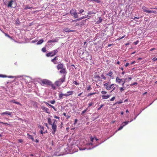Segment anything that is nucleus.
Returning <instances> with one entry per match:
<instances>
[{
    "instance_id": "obj_1",
    "label": "nucleus",
    "mask_w": 157,
    "mask_h": 157,
    "mask_svg": "<svg viewBox=\"0 0 157 157\" xmlns=\"http://www.w3.org/2000/svg\"><path fill=\"white\" fill-rule=\"evenodd\" d=\"M103 83H104L103 86L105 87L106 90H109L111 89H113L112 91H111L112 92L115 89V85L114 84H112L110 85H109L110 82H104Z\"/></svg>"
},
{
    "instance_id": "obj_2",
    "label": "nucleus",
    "mask_w": 157,
    "mask_h": 157,
    "mask_svg": "<svg viewBox=\"0 0 157 157\" xmlns=\"http://www.w3.org/2000/svg\"><path fill=\"white\" fill-rule=\"evenodd\" d=\"M53 122L52 124L51 125L52 126V128L53 131L52 134L53 135H55V132L57 131V121L56 120L54 119L53 120Z\"/></svg>"
},
{
    "instance_id": "obj_3",
    "label": "nucleus",
    "mask_w": 157,
    "mask_h": 157,
    "mask_svg": "<svg viewBox=\"0 0 157 157\" xmlns=\"http://www.w3.org/2000/svg\"><path fill=\"white\" fill-rule=\"evenodd\" d=\"M65 81V75H63V78L59 79L56 82L55 85L57 86H59L63 82Z\"/></svg>"
},
{
    "instance_id": "obj_4",
    "label": "nucleus",
    "mask_w": 157,
    "mask_h": 157,
    "mask_svg": "<svg viewBox=\"0 0 157 157\" xmlns=\"http://www.w3.org/2000/svg\"><path fill=\"white\" fill-rule=\"evenodd\" d=\"M70 13L72 16H73L75 18L78 17V15L75 9H72L70 11Z\"/></svg>"
},
{
    "instance_id": "obj_5",
    "label": "nucleus",
    "mask_w": 157,
    "mask_h": 157,
    "mask_svg": "<svg viewBox=\"0 0 157 157\" xmlns=\"http://www.w3.org/2000/svg\"><path fill=\"white\" fill-rule=\"evenodd\" d=\"M101 94H102L101 97L102 99H106L109 98L110 95H105L107 93V92L105 91H102L101 92Z\"/></svg>"
},
{
    "instance_id": "obj_6",
    "label": "nucleus",
    "mask_w": 157,
    "mask_h": 157,
    "mask_svg": "<svg viewBox=\"0 0 157 157\" xmlns=\"http://www.w3.org/2000/svg\"><path fill=\"white\" fill-rule=\"evenodd\" d=\"M58 51L57 49L53 50V51L47 53L46 56L47 57H52L56 55L58 52Z\"/></svg>"
},
{
    "instance_id": "obj_7",
    "label": "nucleus",
    "mask_w": 157,
    "mask_h": 157,
    "mask_svg": "<svg viewBox=\"0 0 157 157\" xmlns=\"http://www.w3.org/2000/svg\"><path fill=\"white\" fill-rule=\"evenodd\" d=\"M41 82L43 85L44 84H46L48 85H50L51 84V82L46 79L43 80L41 81Z\"/></svg>"
},
{
    "instance_id": "obj_8",
    "label": "nucleus",
    "mask_w": 157,
    "mask_h": 157,
    "mask_svg": "<svg viewBox=\"0 0 157 157\" xmlns=\"http://www.w3.org/2000/svg\"><path fill=\"white\" fill-rule=\"evenodd\" d=\"M129 122V121H125L123 122L121 124L122 126L119 127V128H118V130L119 131L122 129L123 127L125 125L128 124Z\"/></svg>"
},
{
    "instance_id": "obj_9",
    "label": "nucleus",
    "mask_w": 157,
    "mask_h": 157,
    "mask_svg": "<svg viewBox=\"0 0 157 157\" xmlns=\"http://www.w3.org/2000/svg\"><path fill=\"white\" fill-rule=\"evenodd\" d=\"M113 71H110L109 72L106 74V75H108L109 76L110 78L113 79L114 78V76L113 75Z\"/></svg>"
},
{
    "instance_id": "obj_10",
    "label": "nucleus",
    "mask_w": 157,
    "mask_h": 157,
    "mask_svg": "<svg viewBox=\"0 0 157 157\" xmlns=\"http://www.w3.org/2000/svg\"><path fill=\"white\" fill-rule=\"evenodd\" d=\"M60 73L63 74V75H65V76L67 73L66 68H63L61 69V70L60 71Z\"/></svg>"
},
{
    "instance_id": "obj_11",
    "label": "nucleus",
    "mask_w": 157,
    "mask_h": 157,
    "mask_svg": "<svg viewBox=\"0 0 157 157\" xmlns=\"http://www.w3.org/2000/svg\"><path fill=\"white\" fill-rule=\"evenodd\" d=\"M41 109L45 112L49 114L50 113L49 109L45 107L44 106H42L41 107Z\"/></svg>"
},
{
    "instance_id": "obj_12",
    "label": "nucleus",
    "mask_w": 157,
    "mask_h": 157,
    "mask_svg": "<svg viewBox=\"0 0 157 157\" xmlns=\"http://www.w3.org/2000/svg\"><path fill=\"white\" fill-rule=\"evenodd\" d=\"M14 1L13 0H11L10 1L8 2V4L7 5V6L8 7L12 8L13 2Z\"/></svg>"
},
{
    "instance_id": "obj_13",
    "label": "nucleus",
    "mask_w": 157,
    "mask_h": 157,
    "mask_svg": "<svg viewBox=\"0 0 157 157\" xmlns=\"http://www.w3.org/2000/svg\"><path fill=\"white\" fill-rule=\"evenodd\" d=\"M40 128L41 129L40 133L41 134H43L44 133H46L47 132V131L46 130L45 132H44V127L43 126H40Z\"/></svg>"
},
{
    "instance_id": "obj_14",
    "label": "nucleus",
    "mask_w": 157,
    "mask_h": 157,
    "mask_svg": "<svg viewBox=\"0 0 157 157\" xmlns=\"http://www.w3.org/2000/svg\"><path fill=\"white\" fill-rule=\"evenodd\" d=\"M116 82L119 84H120L122 82H123L122 79H121L119 77H117L116 79Z\"/></svg>"
},
{
    "instance_id": "obj_15",
    "label": "nucleus",
    "mask_w": 157,
    "mask_h": 157,
    "mask_svg": "<svg viewBox=\"0 0 157 157\" xmlns=\"http://www.w3.org/2000/svg\"><path fill=\"white\" fill-rule=\"evenodd\" d=\"M64 65L63 63H60L58 64L57 67V68L58 70L62 69L63 68Z\"/></svg>"
},
{
    "instance_id": "obj_16",
    "label": "nucleus",
    "mask_w": 157,
    "mask_h": 157,
    "mask_svg": "<svg viewBox=\"0 0 157 157\" xmlns=\"http://www.w3.org/2000/svg\"><path fill=\"white\" fill-rule=\"evenodd\" d=\"M9 101L10 102H13L16 104L19 105H22L20 103L17 101H16L14 99L10 100Z\"/></svg>"
},
{
    "instance_id": "obj_17",
    "label": "nucleus",
    "mask_w": 157,
    "mask_h": 157,
    "mask_svg": "<svg viewBox=\"0 0 157 157\" xmlns=\"http://www.w3.org/2000/svg\"><path fill=\"white\" fill-rule=\"evenodd\" d=\"M66 96H67L66 94H62V93H61V94H59V99H61L63 98V96H65L66 97Z\"/></svg>"
},
{
    "instance_id": "obj_18",
    "label": "nucleus",
    "mask_w": 157,
    "mask_h": 157,
    "mask_svg": "<svg viewBox=\"0 0 157 157\" xmlns=\"http://www.w3.org/2000/svg\"><path fill=\"white\" fill-rule=\"evenodd\" d=\"M74 93V91H70L67 92V94H66V97L71 95H72Z\"/></svg>"
},
{
    "instance_id": "obj_19",
    "label": "nucleus",
    "mask_w": 157,
    "mask_h": 157,
    "mask_svg": "<svg viewBox=\"0 0 157 157\" xmlns=\"http://www.w3.org/2000/svg\"><path fill=\"white\" fill-rule=\"evenodd\" d=\"M147 8L144 6H143L142 7V9L143 11L145 12L148 13L149 10H147Z\"/></svg>"
},
{
    "instance_id": "obj_20",
    "label": "nucleus",
    "mask_w": 157,
    "mask_h": 157,
    "mask_svg": "<svg viewBox=\"0 0 157 157\" xmlns=\"http://www.w3.org/2000/svg\"><path fill=\"white\" fill-rule=\"evenodd\" d=\"M27 136H28V137L29 139L32 140L33 141H34V139L33 137V136L32 135H30L29 134H27Z\"/></svg>"
},
{
    "instance_id": "obj_21",
    "label": "nucleus",
    "mask_w": 157,
    "mask_h": 157,
    "mask_svg": "<svg viewBox=\"0 0 157 157\" xmlns=\"http://www.w3.org/2000/svg\"><path fill=\"white\" fill-rule=\"evenodd\" d=\"M48 120V124L50 125H52V120L50 118V117H48L47 118Z\"/></svg>"
},
{
    "instance_id": "obj_22",
    "label": "nucleus",
    "mask_w": 157,
    "mask_h": 157,
    "mask_svg": "<svg viewBox=\"0 0 157 157\" xmlns=\"http://www.w3.org/2000/svg\"><path fill=\"white\" fill-rule=\"evenodd\" d=\"M94 78L96 80V81H98L100 80V77L99 75H96L94 76Z\"/></svg>"
},
{
    "instance_id": "obj_23",
    "label": "nucleus",
    "mask_w": 157,
    "mask_h": 157,
    "mask_svg": "<svg viewBox=\"0 0 157 157\" xmlns=\"http://www.w3.org/2000/svg\"><path fill=\"white\" fill-rule=\"evenodd\" d=\"M57 59V57H55L54 59H52L51 60V61L53 62L55 64L56 63L55 62V61H56Z\"/></svg>"
},
{
    "instance_id": "obj_24",
    "label": "nucleus",
    "mask_w": 157,
    "mask_h": 157,
    "mask_svg": "<svg viewBox=\"0 0 157 157\" xmlns=\"http://www.w3.org/2000/svg\"><path fill=\"white\" fill-rule=\"evenodd\" d=\"M102 19L101 17H99L98 20L97 21V24H99L101 22Z\"/></svg>"
},
{
    "instance_id": "obj_25",
    "label": "nucleus",
    "mask_w": 157,
    "mask_h": 157,
    "mask_svg": "<svg viewBox=\"0 0 157 157\" xmlns=\"http://www.w3.org/2000/svg\"><path fill=\"white\" fill-rule=\"evenodd\" d=\"M44 42L43 39H42L39 40L37 43V44H40Z\"/></svg>"
},
{
    "instance_id": "obj_26",
    "label": "nucleus",
    "mask_w": 157,
    "mask_h": 157,
    "mask_svg": "<svg viewBox=\"0 0 157 157\" xmlns=\"http://www.w3.org/2000/svg\"><path fill=\"white\" fill-rule=\"evenodd\" d=\"M5 35V36L8 37L9 38H10L11 39H12V37L10 36L9 35H8V34L6 33H4Z\"/></svg>"
},
{
    "instance_id": "obj_27",
    "label": "nucleus",
    "mask_w": 157,
    "mask_h": 157,
    "mask_svg": "<svg viewBox=\"0 0 157 157\" xmlns=\"http://www.w3.org/2000/svg\"><path fill=\"white\" fill-rule=\"evenodd\" d=\"M70 29H69L68 28H66L63 30V31L66 32H70Z\"/></svg>"
},
{
    "instance_id": "obj_28",
    "label": "nucleus",
    "mask_w": 157,
    "mask_h": 157,
    "mask_svg": "<svg viewBox=\"0 0 157 157\" xmlns=\"http://www.w3.org/2000/svg\"><path fill=\"white\" fill-rule=\"evenodd\" d=\"M95 13H96L95 12H91V11H89L87 13V14L88 15L95 14Z\"/></svg>"
},
{
    "instance_id": "obj_29",
    "label": "nucleus",
    "mask_w": 157,
    "mask_h": 157,
    "mask_svg": "<svg viewBox=\"0 0 157 157\" xmlns=\"http://www.w3.org/2000/svg\"><path fill=\"white\" fill-rule=\"evenodd\" d=\"M148 13H153L155 14H157V12L155 11L154 10H149Z\"/></svg>"
},
{
    "instance_id": "obj_30",
    "label": "nucleus",
    "mask_w": 157,
    "mask_h": 157,
    "mask_svg": "<svg viewBox=\"0 0 157 157\" xmlns=\"http://www.w3.org/2000/svg\"><path fill=\"white\" fill-rule=\"evenodd\" d=\"M56 40H49L48 42V43H53V42H56Z\"/></svg>"
},
{
    "instance_id": "obj_31",
    "label": "nucleus",
    "mask_w": 157,
    "mask_h": 157,
    "mask_svg": "<svg viewBox=\"0 0 157 157\" xmlns=\"http://www.w3.org/2000/svg\"><path fill=\"white\" fill-rule=\"evenodd\" d=\"M88 108H86V109H84L83 111H82V113H81L82 115H83V114L87 110Z\"/></svg>"
},
{
    "instance_id": "obj_32",
    "label": "nucleus",
    "mask_w": 157,
    "mask_h": 157,
    "mask_svg": "<svg viewBox=\"0 0 157 157\" xmlns=\"http://www.w3.org/2000/svg\"><path fill=\"white\" fill-rule=\"evenodd\" d=\"M101 76L103 79L105 80L106 79V77L103 74L101 75Z\"/></svg>"
},
{
    "instance_id": "obj_33",
    "label": "nucleus",
    "mask_w": 157,
    "mask_h": 157,
    "mask_svg": "<svg viewBox=\"0 0 157 157\" xmlns=\"http://www.w3.org/2000/svg\"><path fill=\"white\" fill-rule=\"evenodd\" d=\"M51 85L52 88V89L54 90H55L56 89V87L54 84H51Z\"/></svg>"
},
{
    "instance_id": "obj_34",
    "label": "nucleus",
    "mask_w": 157,
    "mask_h": 157,
    "mask_svg": "<svg viewBox=\"0 0 157 157\" xmlns=\"http://www.w3.org/2000/svg\"><path fill=\"white\" fill-rule=\"evenodd\" d=\"M42 51L44 52H46V48L45 47L43 48L42 49Z\"/></svg>"
},
{
    "instance_id": "obj_35",
    "label": "nucleus",
    "mask_w": 157,
    "mask_h": 157,
    "mask_svg": "<svg viewBox=\"0 0 157 157\" xmlns=\"http://www.w3.org/2000/svg\"><path fill=\"white\" fill-rule=\"evenodd\" d=\"M0 124H5L6 125H8L10 126H11V124H9L6 123H4V122H0Z\"/></svg>"
},
{
    "instance_id": "obj_36",
    "label": "nucleus",
    "mask_w": 157,
    "mask_h": 157,
    "mask_svg": "<svg viewBox=\"0 0 157 157\" xmlns=\"http://www.w3.org/2000/svg\"><path fill=\"white\" fill-rule=\"evenodd\" d=\"M81 24H79L78 23H77L76 24V26H78V25H80V26H81L82 25H83V23L82 22L80 23Z\"/></svg>"
},
{
    "instance_id": "obj_37",
    "label": "nucleus",
    "mask_w": 157,
    "mask_h": 157,
    "mask_svg": "<svg viewBox=\"0 0 157 157\" xmlns=\"http://www.w3.org/2000/svg\"><path fill=\"white\" fill-rule=\"evenodd\" d=\"M32 8V7H29V6H27L24 8V9L25 10H26L28 9H31Z\"/></svg>"
},
{
    "instance_id": "obj_38",
    "label": "nucleus",
    "mask_w": 157,
    "mask_h": 157,
    "mask_svg": "<svg viewBox=\"0 0 157 157\" xmlns=\"http://www.w3.org/2000/svg\"><path fill=\"white\" fill-rule=\"evenodd\" d=\"M49 102L52 104H54L55 102V101L54 100H53L49 101Z\"/></svg>"
},
{
    "instance_id": "obj_39",
    "label": "nucleus",
    "mask_w": 157,
    "mask_h": 157,
    "mask_svg": "<svg viewBox=\"0 0 157 157\" xmlns=\"http://www.w3.org/2000/svg\"><path fill=\"white\" fill-rule=\"evenodd\" d=\"M96 93H89V94H88V96H90V95H93V94H95Z\"/></svg>"
},
{
    "instance_id": "obj_40",
    "label": "nucleus",
    "mask_w": 157,
    "mask_h": 157,
    "mask_svg": "<svg viewBox=\"0 0 157 157\" xmlns=\"http://www.w3.org/2000/svg\"><path fill=\"white\" fill-rule=\"evenodd\" d=\"M7 76L6 75H0V77L2 78H5Z\"/></svg>"
},
{
    "instance_id": "obj_41",
    "label": "nucleus",
    "mask_w": 157,
    "mask_h": 157,
    "mask_svg": "<svg viewBox=\"0 0 157 157\" xmlns=\"http://www.w3.org/2000/svg\"><path fill=\"white\" fill-rule=\"evenodd\" d=\"M87 90H91V88L90 86V85L89 86L87 87Z\"/></svg>"
},
{
    "instance_id": "obj_42",
    "label": "nucleus",
    "mask_w": 157,
    "mask_h": 157,
    "mask_svg": "<svg viewBox=\"0 0 157 157\" xmlns=\"http://www.w3.org/2000/svg\"><path fill=\"white\" fill-rule=\"evenodd\" d=\"M94 103L93 102H91L90 103H89L88 105V107H90L92 106L93 105Z\"/></svg>"
},
{
    "instance_id": "obj_43",
    "label": "nucleus",
    "mask_w": 157,
    "mask_h": 157,
    "mask_svg": "<svg viewBox=\"0 0 157 157\" xmlns=\"http://www.w3.org/2000/svg\"><path fill=\"white\" fill-rule=\"evenodd\" d=\"M103 106L104 105H101L100 106V107L98 109V110H100Z\"/></svg>"
},
{
    "instance_id": "obj_44",
    "label": "nucleus",
    "mask_w": 157,
    "mask_h": 157,
    "mask_svg": "<svg viewBox=\"0 0 157 157\" xmlns=\"http://www.w3.org/2000/svg\"><path fill=\"white\" fill-rule=\"evenodd\" d=\"M115 98V97H113L111 99H110V101H114Z\"/></svg>"
},
{
    "instance_id": "obj_45",
    "label": "nucleus",
    "mask_w": 157,
    "mask_h": 157,
    "mask_svg": "<svg viewBox=\"0 0 157 157\" xmlns=\"http://www.w3.org/2000/svg\"><path fill=\"white\" fill-rule=\"evenodd\" d=\"M152 60L153 61H155L157 60V58H156V57L152 59Z\"/></svg>"
},
{
    "instance_id": "obj_46",
    "label": "nucleus",
    "mask_w": 157,
    "mask_h": 157,
    "mask_svg": "<svg viewBox=\"0 0 157 157\" xmlns=\"http://www.w3.org/2000/svg\"><path fill=\"white\" fill-rule=\"evenodd\" d=\"M84 10L83 9H81L79 11V12L80 13H82L84 12Z\"/></svg>"
},
{
    "instance_id": "obj_47",
    "label": "nucleus",
    "mask_w": 157,
    "mask_h": 157,
    "mask_svg": "<svg viewBox=\"0 0 157 157\" xmlns=\"http://www.w3.org/2000/svg\"><path fill=\"white\" fill-rule=\"evenodd\" d=\"M120 91H121V92H122L124 90V89L123 87H120Z\"/></svg>"
},
{
    "instance_id": "obj_48",
    "label": "nucleus",
    "mask_w": 157,
    "mask_h": 157,
    "mask_svg": "<svg viewBox=\"0 0 157 157\" xmlns=\"http://www.w3.org/2000/svg\"><path fill=\"white\" fill-rule=\"evenodd\" d=\"M139 41L137 40V41H136V42H134V44L135 45H136V44H138V43H139Z\"/></svg>"
},
{
    "instance_id": "obj_49",
    "label": "nucleus",
    "mask_w": 157,
    "mask_h": 157,
    "mask_svg": "<svg viewBox=\"0 0 157 157\" xmlns=\"http://www.w3.org/2000/svg\"><path fill=\"white\" fill-rule=\"evenodd\" d=\"M18 141H19V142H20V143H22L23 141V140L21 139H20L18 140Z\"/></svg>"
},
{
    "instance_id": "obj_50",
    "label": "nucleus",
    "mask_w": 157,
    "mask_h": 157,
    "mask_svg": "<svg viewBox=\"0 0 157 157\" xmlns=\"http://www.w3.org/2000/svg\"><path fill=\"white\" fill-rule=\"evenodd\" d=\"M90 140H91V141L93 143V140L94 139V138L92 137H91L90 138Z\"/></svg>"
},
{
    "instance_id": "obj_51",
    "label": "nucleus",
    "mask_w": 157,
    "mask_h": 157,
    "mask_svg": "<svg viewBox=\"0 0 157 157\" xmlns=\"http://www.w3.org/2000/svg\"><path fill=\"white\" fill-rule=\"evenodd\" d=\"M73 83L76 85H78V84L75 81L73 82Z\"/></svg>"
},
{
    "instance_id": "obj_52",
    "label": "nucleus",
    "mask_w": 157,
    "mask_h": 157,
    "mask_svg": "<svg viewBox=\"0 0 157 157\" xmlns=\"http://www.w3.org/2000/svg\"><path fill=\"white\" fill-rule=\"evenodd\" d=\"M122 102H123L122 101H117V103L118 104H120L121 103H122Z\"/></svg>"
},
{
    "instance_id": "obj_53",
    "label": "nucleus",
    "mask_w": 157,
    "mask_h": 157,
    "mask_svg": "<svg viewBox=\"0 0 157 157\" xmlns=\"http://www.w3.org/2000/svg\"><path fill=\"white\" fill-rule=\"evenodd\" d=\"M94 1L97 3H99L100 2V1L99 0H94Z\"/></svg>"
},
{
    "instance_id": "obj_54",
    "label": "nucleus",
    "mask_w": 157,
    "mask_h": 157,
    "mask_svg": "<svg viewBox=\"0 0 157 157\" xmlns=\"http://www.w3.org/2000/svg\"><path fill=\"white\" fill-rule=\"evenodd\" d=\"M129 65V63H126L124 65L125 67H127Z\"/></svg>"
},
{
    "instance_id": "obj_55",
    "label": "nucleus",
    "mask_w": 157,
    "mask_h": 157,
    "mask_svg": "<svg viewBox=\"0 0 157 157\" xmlns=\"http://www.w3.org/2000/svg\"><path fill=\"white\" fill-rule=\"evenodd\" d=\"M155 48H151V49H150L149 51H153L154 50H155Z\"/></svg>"
},
{
    "instance_id": "obj_56",
    "label": "nucleus",
    "mask_w": 157,
    "mask_h": 157,
    "mask_svg": "<svg viewBox=\"0 0 157 157\" xmlns=\"http://www.w3.org/2000/svg\"><path fill=\"white\" fill-rule=\"evenodd\" d=\"M51 107L52 108L55 110H56V109H55V108L54 106L52 105L51 106Z\"/></svg>"
},
{
    "instance_id": "obj_57",
    "label": "nucleus",
    "mask_w": 157,
    "mask_h": 157,
    "mask_svg": "<svg viewBox=\"0 0 157 157\" xmlns=\"http://www.w3.org/2000/svg\"><path fill=\"white\" fill-rule=\"evenodd\" d=\"M77 121V119H75V124L76 123Z\"/></svg>"
},
{
    "instance_id": "obj_58",
    "label": "nucleus",
    "mask_w": 157,
    "mask_h": 157,
    "mask_svg": "<svg viewBox=\"0 0 157 157\" xmlns=\"http://www.w3.org/2000/svg\"><path fill=\"white\" fill-rule=\"evenodd\" d=\"M54 117L56 119H59V117L56 116H54Z\"/></svg>"
},
{
    "instance_id": "obj_59",
    "label": "nucleus",
    "mask_w": 157,
    "mask_h": 157,
    "mask_svg": "<svg viewBox=\"0 0 157 157\" xmlns=\"http://www.w3.org/2000/svg\"><path fill=\"white\" fill-rule=\"evenodd\" d=\"M35 141L36 143H38L39 142V140L38 139H36Z\"/></svg>"
},
{
    "instance_id": "obj_60",
    "label": "nucleus",
    "mask_w": 157,
    "mask_h": 157,
    "mask_svg": "<svg viewBox=\"0 0 157 157\" xmlns=\"http://www.w3.org/2000/svg\"><path fill=\"white\" fill-rule=\"evenodd\" d=\"M8 78H13V76H8Z\"/></svg>"
},
{
    "instance_id": "obj_61",
    "label": "nucleus",
    "mask_w": 157,
    "mask_h": 157,
    "mask_svg": "<svg viewBox=\"0 0 157 157\" xmlns=\"http://www.w3.org/2000/svg\"><path fill=\"white\" fill-rule=\"evenodd\" d=\"M83 92H82L81 93H80L78 95V96H81V95L82 94Z\"/></svg>"
},
{
    "instance_id": "obj_62",
    "label": "nucleus",
    "mask_w": 157,
    "mask_h": 157,
    "mask_svg": "<svg viewBox=\"0 0 157 157\" xmlns=\"http://www.w3.org/2000/svg\"><path fill=\"white\" fill-rule=\"evenodd\" d=\"M125 73V71H123L122 73H121V74L122 75H124Z\"/></svg>"
},
{
    "instance_id": "obj_63",
    "label": "nucleus",
    "mask_w": 157,
    "mask_h": 157,
    "mask_svg": "<svg viewBox=\"0 0 157 157\" xmlns=\"http://www.w3.org/2000/svg\"><path fill=\"white\" fill-rule=\"evenodd\" d=\"M129 44V43H127L126 44H125V45L126 46L128 45Z\"/></svg>"
},
{
    "instance_id": "obj_64",
    "label": "nucleus",
    "mask_w": 157,
    "mask_h": 157,
    "mask_svg": "<svg viewBox=\"0 0 157 157\" xmlns=\"http://www.w3.org/2000/svg\"><path fill=\"white\" fill-rule=\"evenodd\" d=\"M44 103L46 104H47V105H49L50 104H49L48 103H47V102H45Z\"/></svg>"
}]
</instances>
